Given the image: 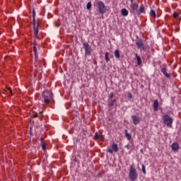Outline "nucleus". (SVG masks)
<instances>
[{
    "mask_svg": "<svg viewBox=\"0 0 181 181\" xmlns=\"http://www.w3.org/2000/svg\"><path fill=\"white\" fill-rule=\"evenodd\" d=\"M115 57L116 59H119V57H120L119 50L116 49L115 51Z\"/></svg>",
    "mask_w": 181,
    "mask_h": 181,
    "instance_id": "nucleus-18",
    "label": "nucleus"
},
{
    "mask_svg": "<svg viewBox=\"0 0 181 181\" xmlns=\"http://www.w3.org/2000/svg\"><path fill=\"white\" fill-rule=\"evenodd\" d=\"M41 146L43 151H46V144H45L43 140L41 141Z\"/></svg>",
    "mask_w": 181,
    "mask_h": 181,
    "instance_id": "nucleus-21",
    "label": "nucleus"
},
{
    "mask_svg": "<svg viewBox=\"0 0 181 181\" xmlns=\"http://www.w3.org/2000/svg\"><path fill=\"white\" fill-rule=\"evenodd\" d=\"M134 0H130L131 4H133V3H134Z\"/></svg>",
    "mask_w": 181,
    "mask_h": 181,
    "instance_id": "nucleus-33",
    "label": "nucleus"
},
{
    "mask_svg": "<svg viewBox=\"0 0 181 181\" xmlns=\"http://www.w3.org/2000/svg\"><path fill=\"white\" fill-rule=\"evenodd\" d=\"M33 50H34V53H35V60H37V49L36 48V45H35L33 46Z\"/></svg>",
    "mask_w": 181,
    "mask_h": 181,
    "instance_id": "nucleus-19",
    "label": "nucleus"
},
{
    "mask_svg": "<svg viewBox=\"0 0 181 181\" xmlns=\"http://www.w3.org/2000/svg\"><path fill=\"white\" fill-rule=\"evenodd\" d=\"M153 108H154V111H158V108H159V102L158 101V100H154Z\"/></svg>",
    "mask_w": 181,
    "mask_h": 181,
    "instance_id": "nucleus-13",
    "label": "nucleus"
},
{
    "mask_svg": "<svg viewBox=\"0 0 181 181\" xmlns=\"http://www.w3.org/2000/svg\"><path fill=\"white\" fill-rule=\"evenodd\" d=\"M130 8L132 11H133L134 13H136V11H138V4L132 3V4L130 5Z\"/></svg>",
    "mask_w": 181,
    "mask_h": 181,
    "instance_id": "nucleus-11",
    "label": "nucleus"
},
{
    "mask_svg": "<svg viewBox=\"0 0 181 181\" xmlns=\"http://www.w3.org/2000/svg\"><path fill=\"white\" fill-rule=\"evenodd\" d=\"M141 168H142V172H143L144 175H146V170L145 168V165L143 164L141 165Z\"/></svg>",
    "mask_w": 181,
    "mask_h": 181,
    "instance_id": "nucleus-24",
    "label": "nucleus"
},
{
    "mask_svg": "<svg viewBox=\"0 0 181 181\" xmlns=\"http://www.w3.org/2000/svg\"><path fill=\"white\" fill-rule=\"evenodd\" d=\"M132 119L133 124L134 125H138V124H139V122H141V119H139V117L136 116V115L132 116Z\"/></svg>",
    "mask_w": 181,
    "mask_h": 181,
    "instance_id": "nucleus-10",
    "label": "nucleus"
},
{
    "mask_svg": "<svg viewBox=\"0 0 181 181\" xmlns=\"http://www.w3.org/2000/svg\"><path fill=\"white\" fill-rule=\"evenodd\" d=\"M33 118H37L39 117V115L37 113H35V115H33Z\"/></svg>",
    "mask_w": 181,
    "mask_h": 181,
    "instance_id": "nucleus-26",
    "label": "nucleus"
},
{
    "mask_svg": "<svg viewBox=\"0 0 181 181\" xmlns=\"http://www.w3.org/2000/svg\"><path fill=\"white\" fill-rule=\"evenodd\" d=\"M83 47L85 49L86 56H91V46H90L88 42H84Z\"/></svg>",
    "mask_w": 181,
    "mask_h": 181,
    "instance_id": "nucleus-6",
    "label": "nucleus"
},
{
    "mask_svg": "<svg viewBox=\"0 0 181 181\" xmlns=\"http://www.w3.org/2000/svg\"><path fill=\"white\" fill-rule=\"evenodd\" d=\"M129 177L131 180H136V179H138V173H136V169H135L134 165L130 166Z\"/></svg>",
    "mask_w": 181,
    "mask_h": 181,
    "instance_id": "nucleus-4",
    "label": "nucleus"
},
{
    "mask_svg": "<svg viewBox=\"0 0 181 181\" xmlns=\"http://www.w3.org/2000/svg\"><path fill=\"white\" fill-rule=\"evenodd\" d=\"M177 16H178V15H177V13H173V17H174V18H177Z\"/></svg>",
    "mask_w": 181,
    "mask_h": 181,
    "instance_id": "nucleus-29",
    "label": "nucleus"
},
{
    "mask_svg": "<svg viewBox=\"0 0 181 181\" xmlns=\"http://www.w3.org/2000/svg\"><path fill=\"white\" fill-rule=\"evenodd\" d=\"M132 97V94L128 93V98H131Z\"/></svg>",
    "mask_w": 181,
    "mask_h": 181,
    "instance_id": "nucleus-31",
    "label": "nucleus"
},
{
    "mask_svg": "<svg viewBox=\"0 0 181 181\" xmlns=\"http://www.w3.org/2000/svg\"><path fill=\"white\" fill-rule=\"evenodd\" d=\"M110 98H112L114 97V93H112V92L110 93Z\"/></svg>",
    "mask_w": 181,
    "mask_h": 181,
    "instance_id": "nucleus-28",
    "label": "nucleus"
},
{
    "mask_svg": "<svg viewBox=\"0 0 181 181\" xmlns=\"http://www.w3.org/2000/svg\"><path fill=\"white\" fill-rule=\"evenodd\" d=\"M42 98L44 104H49L50 100L53 98V93L50 90H45L42 92Z\"/></svg>",
    "mask_w": 181,
    "mask_h": 181,
    "instance_id": "nucleus-1",
    "label": "nucleus"
},
{
    "mask_svg": "<svg viewBox=\"0 0 181 181\" xmlns=\"http://www.w3.org/2000/svg\"><path fill=\"white\" fill-rule=\"evenodd\" d=\"M117 101V100H111L110 103H108V107H114V103Z\"/></svg>",
    "mask_w": 181,
    "mask_h": 181,
    "instance_id": "nucleus-23",
    "label": "nucleus"
},
{
    "mask_svg": "<svg viewBox=\"0 0 181 181\" xmlns=\"http://www.w3.org/2000/svg\"><path fill=\"white\" fill-rule=\"evenodd\" d=\"M121 13L122 15V16H128V10H127V8H123L121 10Z\"/></svg>",
    "mask_w": 181,
    "mask_h": 181,
    "instance_id": "nucleus-15",
    "label": "nucleus"
},
{
    "mask_svg": "<svg viewBox=\"0 0 181 181\" xmlns=\"http://www.w3.org/2000/svg\"><path fill=\"white\" fill-rule=\"evenodd\" d=\"M105 60L106 63H108L110 62V57H108V52H106L105 54Z\"/></svg>",
    "mask_w": 181,
    "mask_h": 181,
    "instance_id": "nucleus-20",
    "label": "nucleus"
},
{
    "mask_svg": "<svg viewBox=\"0 0 181 181\" xmlns=\"http://www.w3.org/2000/svg\"><path fill=\"white\" fill-rule=\"evenodd\" d=\"M95 139H98V138H99L98 133H95Z\"/></svg>",
    "mask_w": 181,
    "mask_h": 181,
    "instance_id": "nucleus-27",
    "label": "nucleus"
},
{
    "mask_svg": "<svg viewBox=\"0 0 181 181\" xmlns=\"http://www.w3.org/2000/svg\"><path fill=\"white\" fill-rule=\"evenodd\" d=\"M118 145L117 144H113L112 145V149L111 148H108L107 149V152H109V153H112V152L115 151V152H118Z\"/></svg>",
    "mask_w": 181,
    "mask_h": 181,
    "instance_id": "nucleus-9",
    "label": "nucleus"
},
{
    "mask_svg": "<svg viewBox=\"0 0 181 181\" xmlns=\"http://www.w3.org/2000/svg\"><path fill=\"white\" fill-rule=\"evenodd\" d=\"M171 148L174 151V152H177L179 149V144L177 143H174L171 145Z\"/></svg>",
    "mask_w": 181,
    "mask_h": 181,
    "instance_id": "nucleus-12",
    "label": "nucleus"
},
{
    "mask_svg": "<svg viewBox=\"0 0 181 181\" xmlns=\"http://www.w3.org/2000/svg\"><path fill=\"white\" fill-rule=\"evenodd\" d=\"M86 9L90 10L91 9V2H88L86 5Z\"/></svg>",
    "mask_w": 181,
    "mask_h": 181,
    "instance_id": "nucleus-25",
    "label": "nucleus"
},
{
    "mask_svg": "<svg viewBox=\"0 0 181 181\" xmlns=\"http://www.w3.org/2000/svg\"><path fill=\"white\" fill-rule=\"evenodd\" d=\"M136 57L138 66H141V64H142V60H141V57L138 56V54H136Z\"/></svg>",
    "mask_w": 181,
    "mask_h": 181,
    "instance_id": "nucleus-16",
    "label": "nucleus"
},
{
    "mask_svg": "<svg viewBox=\"0 0 181 181\" xmlns=\"http://www.w3.org/2000/svg\"><path fill=\"white\" fill-rule=\"evenodd\" d=\"M145 6L141 5L139 8H137L136 15H137V16H141V13H145Z\"/></svg>",
    "mask_w": 181,
    "mask_h": 181,
    "instance_id": "nucleus-8",
    "label": "nucleus"
},
{
    "mask_svg": "<svg viewBox=\"0 0 181 181\" xmlns=\"http://www.w3.org/2000/svg\"><path fill=\"white\" fill-rule=\"evenodd\" d=\"M125 148H127V149H129L131 147H130L129 144H127L125 146Z\"/></svg>",
    "mask_w": 181,
    "mask_h": 181,
    "instance_id": "nucleus-30",
    "label": "nucleus"
},
{
    "mask_svg": "<svg viewBox=\"0 0 181 181\" xmlns=\"http://www.w3.org/2000/svg\"><path fill=\"white\" fill-rule=\"evenodd\" d=\"M33 23L35 35L37 36V33H39V28L36 27V12L35 11V10H33Z\"/></svg>",
    "mask_w": 181,
    "mask_h": 181,
    "instance_id": "nucleus-5",
    "label": "nucleus"
},
{
    "mask_svg": "<svg viewBox=\"0 0 181 181\" xmlns=\"http://www.w3.org/2000/svg\"><path fill=\"white\" fill-rule=\"evenodd\" d=\"M39 114H40V115H42V112H40Z\"/></svg>",
    "mask_w": 181,
    "mask_h": 181,
    "instance_id": "nucleus-34",
    "label": "nucleus"
},
{
    "mask_svg": "<svg viewBox=\"0 0 181 181\" xmlns=\"http://www.w3.org/2000/svg\"><path fill=\"white\" fill-rule=\"evenodd\" d=\"M124 132H125V136H126L127 139H128L129 141L132 138L131 134H129V133H128V130H127V129L124 131Z\"/></svg>",
    "mask_w": 181,
    "mask_h": 181,
    "instance_id": "nucleus-17",
    "label": "nucleus"
},
{
    "mask_svg": "<svg viewBox=\"0 0 181 181\" xmlns=\"http://www.w3.org/2000/svg\"><path fill=\"white\" fill-rule=\"evenodd\" d=\"M136 45L141 51L145 50V45H144V41L142 40L139 39L136 41Z\"/></svg>",
    "mask_w": 181,
    "mask_h": 181,
    "instance_id": "nucleus-7",
    "label": "nucleus"
},
{
    "mask_svg": "<svg viewBox=\"0 0 181 181\" xmlns=\"http://www.w3.org/2000/svg\"><path fill=\"white\" fill-rule=\"evenodd\" d=\"M150 15L153 16V18H156V13L153 10H151Z\"/></svg>",
    "mask_w": 181,
    "mask_h": 181,
    "instance_id": "nucleus-22",
    "label": "nucleus"
},
{
    "mask_svg": "<svg viewBox=\"0 0 181 181\" xmlns=\"http://www.w3.org/2000/svg\"><path fill=\"white\" fill-rule=\"evenodd\" d=\"M8 89L9 90L10 93H12V89H11V88H8Z\"/></svg>",
    "mask_w": 181,
    "mask_h": 181,
    "instance_id": "nucleus-32",
    "label": "nucleus"
},
{
    "mask_svg": "<svg viewBox=\"0 0 181 181\" xmlns=\"http://www.w3.org/2000/svg\"><path fill=\"white\" fill-rule=\"evenodd\" d=\"M161 72L165 76V77H167V78H169L170 77V74L166 73V68H162Z\"/></svg>",
    "mask_w": 181,
    "mask_h": 181,
    "instance_id": "nucleus-14",
    "label": "nucleus"
},
{
    "mask_svg": "<svg viewBox=\"0 0 181 181\" xmlns=\"http://www.w3.org/2000/svg\"><path fill=\"white\" fill-rule=\"evenodd\" d=\"M163 121L166 127H168V128H172V124H173V119H172V117H170L168 115H165L163 116Z\"/></svg>",
    "mask_w": 181,
    "mask_h": 181,
    "instance_id": "nucleus-3",
    "label": "nucleus"
},
{
    "mask_svg": "<svg viewBox=\"0 0 181 181\" xmlns=\"http://www.w3.org/2000/svg\"><path fill=\"white\" fill-rule=\"evenodd\" d=\"M94 6H97L98 9V12L101 13V15H104L105 12H107V7L105 6V4L102 1H98L95 4Z\"/></svg>",
    "mask_w": 181,
    "mask_h": 181,
    "instance_id": "nucleus-2",
    "label": "nucleus"
}]
</instances>
